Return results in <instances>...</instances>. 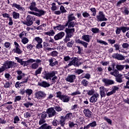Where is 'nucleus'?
I'll list each match as a JSON object with an SVG mask.
<instances>
[{
  "label": "nucleus",
  "instance_id": "obj_1",
  "mask_svg": "<svg viewBox=\"0 0 129 129\" xmlns=\"http://www.w3.org/2000/svg\"><path fill=\"white\" fill-rule=\"evenodd\" d=\"M56 74H57V72L52 71L49 72L44 71L42 73L43 78L46 79V80H49V79L51 80H51L54 81V80L57 79V76H55Z\"/></svg>",
  "mask_w": 129,
  "mask_h": 129
},
{
  "label": "nucleus",
  "instance_id": "obj_2",
  "mask_svg": "<svg viewBox=\"0 0 129 129\" xmlns=\"http://www.w3.org/2000/svg\"><path fill=\"white\" fill-rule=\"evenodd\" d=\"M34 21H35V18L33 16L28 15L26 17V21L24 22L23 24H24V25H26L28 27H30V26L33 25Z\"/></svg>",
  "mask_w": 129,
  "mask_h": 129
},
{
  "label": "nucleus",
  "instance_id": "obj_3",
  "mask_svg": "<svg viewBox=\"0 0 129 129\" xmlns=\"http://www.w3.org/2000/svg\"><path fill=\"white\" fill-rule=\"evenodd\" d=\"M71 61L68 64V66H76V67H78L80 65V62H79V59L77 57H73L71 59Z\"/></svg>",
  "mask_w": 129,
  "mask_h": 129
},
{
  "label": "nucleus",
  "instance_id": "obj_4",
  "mask_svg": "<svg viewBox=\"0 0 129 129\" xmlns=\"http://www.w3.org/2000/svg\"><path fill=\"white\" fill-rule=\"evenodd\" d=\"M97 21L98 22H103L107 21V19L105 18V15L103 14V12L99 11V15L96 16Z\"/></svg>",
  "mask_w": 129,
  "mask_h": 129
},
{
  "label": "nucleus",
  "instance_id": "obj_5",
  "mask_svg": "<svg viewBox=\"0 0 129 129\" xmlns=\"http://www.w3.org/2000/svg\"><path fill=\"white\" fill-rule=\"evenodd\" d=\"M35 98L37 99H44L45 97L47 96L46 93L43 91H39L35 94Z\"/></svg>",
  "mask_w": 129,
  "mask_h": 129
},
{
  "label": "nucleus",
  "instance_id": "obj_6",
  "mask_svg": "<svg viewBox=\"0 0 129 129\" xmlns=\"http://www.w3.org/2000/svg\"><path fill=\"white\" fill-rule=\"evenodd\" d=\"M46 113L48 117H53L54 115H56V111L54 109V108L50 107L46 110Z\"/></svg>",
  "mask_w": 129,
  "mask_h": 129
},
{
  "label": "nucleus",
  "instance_id": "obj_7",
  "mask_svg": "<svg viewBox=\"0 0 129 129\" xmlns=\"http://www.w3.org/2000/svg\"><path fill=\"white\" fill-rule=\"evenodd\" d=\"M4 66L6 69H10V68H15V67H17V63L14 61H8L6 62Z\"/></svg>",
  "mask_w": 129,
  "mask_h": 129
},
{
  "label": "nucleus",
  "instance_id": "obj_8",
  "mask_svg": "<svg viewBox=\"0 0 129 129\" xmlns=\"http://www.w3.org/2000/svg\"><path fill=\"white\" fill-rule=\"evenodd\" d=\"M14 45L15 46V48L13 49V52L18 54H22V53H23V51H22V50H21L20 48L21 46H20L19 43L15 41L14 42Z\"/></svg>",
  "mask_w": 129,
  "mask_h": 129
},
{
  "label": "nucleus",
  "instance_id": "obj_9",
  "mask_svg": "<svg viewBox=\"0 0 129 129\" xmlns=\"http://www.w3.org/2000/svg\"><path fill=\"white\" fill-rule=\"evenodd\" d=\"M102 82L105 84V86H109L114 84V81L107 78H104L102 80Z\"/></svg>",
  "mask_w": 129,
  "mask_h": 129
},
{
  "label": "nucleus",
  "instance_id": "obj_10",
  "mask_svg": "<svg viewBox=\"0 0 129 129\" xmlns=\"http://www.w3.org/2000/svg\"><path fill=\"white\" fill-rule=\"evenodd\" d=\"M98 97H99V94L96 93L93 95L90 98V102L91 103H95V102H97V100H98Z\"/></svg>",
  "mask_w": 129,
  "mask_h": 129
},
{
  "label": "nucleus",
  "instance_id": "obj_11",
  "mask_svg": "<svg viewBox=\"0 0 129 129\" xmlns=\"http://www.w3.org/2000/svg\"><path fill=\"white\" fill-rule=\"evenodd\" d=\"M76 79V76L75 75H69L66 78V81L70 82V83H73Z\"/></svg>",
  "mask_w": 129,
  "mask_h": 129
},
{
  "label": "nucleus",
  "instance_id": "obj_12",
  "mask_svg": "<svg viewBox=\"0 0 129 129\" xmlns=\"http://www.w3.org/2000/svg\"><path fill=\"white\" fill-rule=\"evenodd\" d=\"M69 24V22H67V23L64 25L58 24L57 26L54 27L53 29L54 30H58V31H63L64 29L66 28V27L68 26Z\"/></svg>",
  "mask_w": 129,
  "mask_h": 129
},
{
  "label": "nucleus",
  "instance_id": "obj_13",
  "mask_svg": "<svg viewBox=\"0 0 129 129\" xmlns=\"http://www.w3.org/2000/svg\"><path fill=\"white\" fill-rule=\"evenodd\" d=\"M112 57L114 59H117V60H124L125 59L124 56H123V55L120 54H119L118 53L113 54V55H112Z\"/></svg>",
  "mask_w": 129,
  "mask_h": 129
},
{
  "label": "nucleus",
  "instance_id": "obj_14",
  "mask_svg": "<svg viewBox=\"0 0 129 129\" xmlns=\"http://www.w3.org/2000/svg\"><path fill=\"white\" fill-rule=\"evenodd\" d=\"M65 32L67 35L70 36L71 37H73V35L74 34V32H75V29L66 28L65 29Z\"/></svg>",
  "mask_w": 129,
  "mask_h": 129
},
{
  "label": "nucleus",
  "instance_id": "obj_15",
  "mask_svg": "<svg viewBox=\"0 0 129 129\" xmlns=\"http://www.w3.org/2000/svg\"><path fill=\"white\" fill-rule=\"evenodd\" d=\"M64 36H65V33L63 32H60L54 36V39L55 41L61 40V39H62Z\"/></svg>",
  "mask_w": 129,
  "mask_h": 129
},
{
  "label": "nucleus",
  "instance_id": "obj_16",
  "mask_svg": "<svg viewBox=\"0 0 129 129\" xmlns=\"http://www.w3.org/2000/svg\"><path fill=\"white\" fill-rule=\"evenodd\" d=\"M12 8H15L18 11H20L21 12H24L25 11V8L22 7V5L17 4V3H13V5H12Z\"/></svg>",
  "mask_w": 129,
  "mask_h": 129
},
{
  "label": "nucleus",
  "instance_id": "obj_17",
  "mask_svg": "<svg viewBox=\"0 0 129 129\" xmlns=\"http://www.w3.org/2000/svg\"><path fill=\"white\" fill-rule=\"evenodd\" d=\"M99 90L101 97H105V92L107 91L106 88L103 86H101L99 88Z\"/></svg>",
  "mask_w": 129,
  "mask_h": 129
},
{
  "label": "nucleus",
  "instance_id": "obj_18",
  "mask_svg": "<svg viewBox=\"0 0 129 129\" xmlns=\"http://www.w3.org/2000/svg\"><path fill=\"white\" fill-rule=\"evenodd\" d=\"M92 38V36H91L90 35H84L82 36V40L85 41V42H87V43H89Z\"/></svg>",
  "mask_w": 129,
  "mask_h": 129
},
{
  "label": "nucleus",
  "instance_id": "obj_19",
  "mask_svg": "<svg viewBox=\"0 0 129 129\" xmlns=\"http://www.w3.org/2000/svg\"><path fill=\"white\" fill-rule=\"evenodd\" d=\"M83 112L86 117L90 118V117L92 116V112H91V111L88 109H85L83 111Z\"/></svg>",
  "mask_w": 129,
  "mask_h": 129
},
{
  "label": "nucleus",
  "instance_id": "obj_20",
  "mask_svg": "<svg viewBox=\"0 0 129 129\" xmlns=\"http://www.w3.org/2000/svg\"><path fill=\"white\" fill-rule=\"evenodd\" d=\"M96 125H97V124L96 123V121H93V122L88 124L87 126H85L84 127V129H88V128H90V127H95Z\"/></svg>",
  "mask_w": 129,
  "mask_h": 129
},
{
  "label": "nucleus",
  "instance_id": "obj_21",
  "mask_svg": "<svg viewBox=\"0 0 129 129\" xmlns=\"http://www.w3.org/2000/svg\"><path fill=\"white\" fill-rule=\"evenodd\" d=\"M60 100L63 102H69L70 101V97L66 95H62V97L60 98Z\"/></svg>",
  "mask_w": 129,
  "mask_h": 129
},
{
  "label": "nucleus",
  "instance_id": "obj_22",
  "mask_svg": "<svg viewBox=\"0 0 129 129\" xmlns=\"http://www.w3.org/2000/svg\"><path fill=\"white\" fill-rule=\"evenodd\" d=\"M36 2H32L29 9H30V11H34V12H36L38 11V8L36 7Z\"/></svg>",
  "mask_w": 129,
  "mask_h": 129
},
{
  "label": "nucleus",
  "instance_id": "obj_23",
  "mask_svg": "<svg viewBox=\"0 0 129 129\" xmlns=\"http://www.w3.org/2000/svg\"><path fill=\"white\" fill-rule=\"evenodd\" d=\"M17 73L18 75L17 77V78L18 80H21L23 77H25V74L23 73L21 71H17Z\"/></svg>",
  "mask_w": 129,
  "mask_h": 129
},
{
  "label": "nucleus",
  "instance_id": "obj_24",
  "mask_svg": "<svg viewBox=\"0 0 129 129\" xmlns=\"http://www.w3.org/2000/svg\"><path fill=\"white\" fill-rule=\"evenodd\" d=\"M35 12H37V13H37V15H36V17H42V16H44V15L46 14V11L42 10H39L38 9Z\"/></svg>",
  "mask_w": 129,
  "mask_h": 129
},
{
  "label": "nucleus",
  "instance_id": "obj_25",
  "mask_svg": "<svg viewBox=\"0 0 129 129\" xmlns=\"http://www.w3.org/2000/svg\"><path fill=\"white\" fill-rule=\"evenodd\" d=\"M44 34L46 36H53L55 35V32H54L53 30H50L49 31L44 32Z\"/></svg>",
  "mask_w": 129,
  "mask_h": 129
},
{
  "label": "nucleus",
  "instance_id": "obj_26",
  "mask_svg": "<svg viewBox=\"0 0 129 129\" xmlns=\"http://www.w3.org/2000/svg\"><path fill=\"white\" fill-rule=\"evenodd\" d=\"M40 129H51L52 126L51 125H48L47 123H44L42 124L40 127Z\"/></svg>",
  "mask_w": 129,
  "mask_h": 129
},
{
  "label": "nucleus",
  "instance_id": "obj_27",
  "mask_svg": "<svg viewBox=\"0 0 129 129\" xmlns=\"http://www.w3.org/2000/svg\"><path fill=\"white\" fill-rule=\"evenodd\" d=\"M33 41L37 43V44L43 43V39L40 37H36L34 38Z\"/></svg>",
  "mask_w": 129,
  "mask_h": 129
},
{
  "label": "nucleus",
  "instance_id": "obj_28",
  "mask_svg": "<svg viewBox=\"0 0 129 129\" xmlns=\"http://www.w3.org/2000/svg\"><path fill=\"white\" fill-rule=\"evenodd\" d=\"M42 70H43V68L42 67H39L37 70L35 71L34 73L35 76H38L39 74H41Z\"/></svg>",
  "mask_w": 129,
  "mask_h": 129
},
{
  "label": "nucleus",
  "instance_id": "obj_29",
  "mask_svg": "<svg viewBox=\"0 0 129 129\" xmlns=\"http://www.w3.org/2000/svg\"><path fill=\"white\" fill-rule=\"evenodd\" d=\"M40 86H42V87H49L50 86V84L47 83L46 82L43 81L40 83Z\"/></svg>",
  "mask_w": 129,
  "mask_h": 129
},
{
  "label": "nucleus",
  "instance_id": "obj_30",
  "mask_svg": "<svg viewBox=\"0 0 129 129\" xmlns=\"http://www.w3.org/2000/svg\"><path fill=\"white\" fill-rule=\"evenodd\" d=\"M73 117V115H72V113H68L64 116L65 119H68V120H71L72 119Z\"/></svg>",
  "mask_w": 129,
  "mask_h": 129
},
{
  "label": "nucleus",
  "instance_id": "obj_31",
  "mask_svg": "<svg viewBox=\"0 0 129 129\" xmlns=\"http://www.w3.org/2000/svg\"><path fill=\"white\" fill-rule=\"evenodd\" d=\"M119 72L117 71V70H114L113 72H110V74L114 76V77H117L118 76Z\"/></svg>",
  "mask_w": 129,
  "mask_h": 129
},
{
  "label": "nucleus",
  "instance_id": "obj_32",
  "mask_svg": "<svg viewBox=\"0 0 129 129\" xmlns=\"http://www.w3.org/2000/svg\"><path fill=\"white\" fill-rule=\"evenodd\" d=\"M13 19H20V14L16 12H13L12 14Z\"/></svg>",
  "mask_w": 129,
  "mask_h": 129
},
{
  "label": "nucleus",
  "instance_id": "obj_33",
  "mask_svg": "<svg viewBox=\"0 0 129 129\" xmlns=\"http://www.w3.org/2000/svg\"><path fill=\"white\" fill-rule=\"evenodd\" d=\"M68 21L67 22V23H69V22H71L72 21H74V20H75V17H74V16L73 15V14H71L69 15L68 17Z\"/></svg>",
  "mask_w": 129,
  "mask_h": 129
},
{
  "label": "nucleus",
  "instance_id": "obj_34",
  "mask_svg": "<svg viewBox=\"0 0 129 129\" xmlns=\"http://www.w3.org/2000/svg\"><path fill=\"white\" fill-rule=\"evenodd\" d=\"M116 68L118 71H121L123 70L124 66L121 64H116Z\"/></svg>",
  "mask_w": 129,
  "mask_h": 129
},
{
  "label": "nucleus",
  "instance_id": "obj_35",
  "mask_svg": "<svg viewBox=\"0 0 129 129\" xmlns=\"http://www.w3.org/2000/svg\"><path fill=\"white\" fill-rule=\"evenodd\" d=\"M121 76H122V75H120L119 77H116L115 80L118 83H122V82H123L122 77H121Z\"/></svg>",
  "mask_w": 129,
  "mask_h": 129
},
{
  "label": "nucleus",
  "instance_id": "obj_36",
  "mask_svg": "<svg viewBox=\"0 0 129 129\" xmlns=\"http://www.w3.org/2000/svg\"><path fill=\"white\" fill-rule=\"evenodd\" d=\"M21 42L24 44V45H26V44H28V43H29V39L27 37H23L21 38Z\"/></svg>",
  "mask_w": 129,
  "mask_h": 129
},
{
  "label": "nucleus",
  "instance_id": "obj_37",
  "mask_svg": "<svg viewBox=\"0 0 129 129\" xmlns=\"http://www.w3.org/2000/svg\"><path fill=\"white\" fill-rule=\"evenodd\" d=\"M97 43H98V44H101V45H104L105 46H107V45H108V43H107V42L102 40L97 39Z\"/></svg>",
  "mask_w": 129,
  "mask_h": 129
},
{
  "label": "nucleus",
  "instance_id": "obj_38",
  "mask_svg": "<svg viewBox=\"0 0 129 129\" xmlns=\"http://www.w3.org/2000/svg\"><path fill=\"white\" fill-rule=\"evenodd\" d=\"M38 67H39V64L35 62L31 64L30 66V68H31V69H37Z\"/></svg>",
  "mask_w": 129,
  "mask_h": 129
},
{
  "label": "nucleus",
  "instance_id": "obj_39",
  "mask_svg": "<svg viewBox=\"0 0 129 129\" xmlns=\"http://www.w3.org/2000/svg\"><path fill=\"white\" fill-rule=\"evenodd\" d=\"M26 47L28 50V51H32L34 49V45L31 44H27Z\"/></svg>",
  "mask_w": 129,
  "mask_h": 129
},
{
  "label": "nucleus",
  "instance_id": "obj_40",
  "mask_svg": "<svg viewBox=\"0 0 129 129\" xmlns=\"http://www.w3.org/2000/svg\"><path fill=\"white\" fill-rule=\"evenodd\" d=\"M82 16L83 17H84V18H91V17H90V14H89V13H87V12H84L82 13Z\"/></svg>",
  "mask_w": 129,
  "mask_h": 129
},
{
  "label": "nucleus",
  "instance_id": "obj_41",
  "mask_svg": "<svg viewBox=\"0 0 129 129\" xmlns=\"http://www.w3.org/2000/svg\"><path fill=\"white\" fill-rule=\"evenodd\" d=\"M91 31L92 33H94V34H98V33H99L100 32V30H99V29L97 28H92L91 29Z\"/></svg>",
  "mask_w": 129,
  "mask_h": 129
},
{
  "label": "nucleus",
  "instance_id": "obj_42",
  "mask_svg": "<svg viewBox=\"0 0 129 129\" xmlns=\"http://www.w3.org/2000/svg\"><path fill=\"white\" fill-rule=\"evenodd\" d=\"M121 31H122V33H125L126 31H129V27H120Z\"/></svg>",
  "mask_w": 129,
  "mask_h": 129
},
{
  "label": "nucleus",
  "instance_id": "obj_43",
  "mask_svg": "<svg viewBox=\"0 0 129 129\" xmlns=\"http://www.w3.org/2000/svg\"><path fill=\"white\" fill-rule=\"evenodd\" d=\"M25 93L28 95V96H30L32 93H33V90L27 89L25 90Z\"/></svg>",
  "mask_w": 129,
  "mask_h": 129
},
{
  "label": "nucleus",
  "instance_id": "obj_44",
  "mask_svg": "<svg viewBox=\"0 0 129 129\" xmlns=\"http://www.w3.org/2000/svg\"><path fill=\"white\" fill-rule=\"evenodd\" d=\"M61 14H64V13H67V11L65 9V7L63 6H61L59 8Z\"/></svg>",
  "mask_w": 129,
  "mask_h": 129
},
{
  "label": "nucleus",
  "instance_id": "obj_45",
  "mask_svg": "<svg viewBox=\"0 0 129 129\" xmlns=\"http://www.w3.org/2000/svg\"><path fill=\"white\" fill-rule=\"evenodd\" d=\"M91 12L93 13L92 16L93 17H95L96 16V9L95 8H91L90 9Z\"/></svg>",
  "mask_w": 129,
  "mask_h": 129
},
{
  "label": "nucleus",
  "instance_id": "obj_46",
  "mask_svg": "<svg viewBox=\"0 0 129 129\" xmlns=\"http://www.w3.org/2000/svg\"><path fill=\"white\" fill-rule=\"evenodd\" d=\"M70 38H72V36L67 35V34L64 39L63 40L64 42L65 43H67V42H69V41H70Z\"/></svg>",
  "mask_w": 129,
  "mask_h": 129
},
{
  "label": "nucleus",
  "instance_id": "obj_47",
  "mask_svg": "<svg viewBox=\"0 0 129 129\" xmlns=\"http://www.w3.org/2000/svg\"><path fill=\"white\" fill-rule=\"evenodd\" d=\"M21 65H23V66H27V65H29V60L27 61H23L21 60V62L20 63Z\"/></svg>",
  "mask_w": 129,
  "mask_h": 129
},
{
  "label": "nucleus",
  "instance_id": "obj_48",
  "mask_svg": "<svg viewBox=\"0 0 129 129\" xmlns=\"http://www.w3.org/2000/svg\"><path fill=\"white\" fill-rule=\"evenodd\" d=\"M26 35L27 33H26L25 31H23L22 32L19 34V38H20V39H23L24 37H26Z\"/></svg>",
  "mask_w": 129,
  "mask_h": 129
},
{
  "label": "nucleus",
  "instance_id": "obj_49",
  "mask_svg": "<svg viewBox=\"0 0 129 129\" xmlns=\"http://www.w3.org/2000/svg\"><path fill=\"white\" fill-rule=\"evenodd\" d=\"M126 2V0H120L119 1L116 5V7H120V5L121 4H124V3H125Z\"/></svg>",
  "mask_w": 129,
  "mask_h": 129
},
{
  "label": "nucleus",
  "instance_id": "obj_50",
  "mask_svg": "<svg viewBox=\"0 0 129 129\" xmlns=\"http://www.w3.org/2000/svg\"><path fill=\"white\" fill-rule=\"evenodd\" d=\"M75 24L74 23V22H71V21H70L69 22V24H68V28H74V26H75Z\"/></svg>",
  "mask_w": 129,
  "mask_h": 129
},
{
  "label": "nucleus",
  "instance_id": "obj_51",
  "mask_svg": "<svg viewBox=\"0 0 129 129\" xmlns=\"http://www.w3.org/2000/svg\"><path fill=\"white\" fill-rule=\"evenodd\" d=\"M47 112H43L41 113V118H42L43 119H45L46 117H47Z\"/></svg>",
  "mask_w": 129,
  "mask_h": 129
},
{
  "label": "nucleus",
  "instance_id": "obj_52",
  "mask_svg": "<svg viewBox=\"0 0 129 129\" xmlns=\"http://www.w3.org/2000/svg\"><path fill=\"white\" fill-rule=\"evenodd\" d=\"M51 11L57 10V7L56 6V4L53 3L51 4Z\"/></svg>",
  "mask_w": 129,
  "mask_h": 129
},
{
  "label": "nucleus",
  "instance_id": "obj_53",
  "mask_svg": "<svg viewBox=\"0 0 129 129\" xmlns=\"http://www.w3.org/2000/svg\"><path fill=\"white\" fill-rule=\"evenodd\" d=\"M81 93L79 91H76L71 94L72 96H75V95H80Z\"/></svg>",
  "mask_w": 129,
  "mask_h": 129
},
{
  "label": "nucleus",
  "instance_id": "obj_54",
  "mask_svg": "<svg viewBox=\"0 0 129 129\" xmlns=\"http://www.w3.org/2000/svg\"><path fill=\"white\" fill-rule=\"evenodd\" d=\"M73 45H74V40H72L67 43V46L68 47H69V48L72 47V46H73Z\"/></svg>",
  "mask_w": 129,
  "mask_h": 129
},
{
  "label": "nucleus",
  "instance_id": "obj_55",
  "mask_svg": "<svg viewBox=\"0 0 129 129\" xmlns=\"http://www.w3.org/2000/svg\"><path fill=\"white\" fill-rule=\"evenodd\" d=\"M50 55L52 56V57H57L58 56V52L54 50L51 52Z\"/></svg>",
  "mask_w": 129,
  "mask_h": 129
},
{
  "label": "nucleus",
  "instance_id": "obj_56",
  "mask_svg": "<svg viewBox=\"0 0 129 129\" xmlns=\"http://www.w3.org/2000/svg\"><path fill=\"white\" fill-rule=\"evenodd\" d=\"M62 92L58 91L56 93V97L57 98H59V99H61V98L62 97Z\"/></svg>",
  "mask_w": 129,
  "mask_h": 129
},
{
  "label": "nucleus",
  "instance_id": "obj_57",
  "mask_svg": "<svg viewBox=\"0 0 129 129\" xmlns=\"http://www.w3.org/2000/svg\"><path fill=\"white\" fill-rule=\"evenodd\" d=\"M104 120H106V121H107V122H108V123H109V124H112V121H111L110 119L107 118V117H104Z\"/></svg>",
  "mask_w": 129,
  "mask_h": 129
},
{
  "label": "nucleus",
  "instance_id": "obj_58",
  "mask_svg": "<svg viewBox=\"0 0 129 129\" xmlns=\"http://www.w3.org/2000/svg\"><path fill=\"white\" fill-rule=\"evenodd\" d=\"M94 92H95V90L91 89L87 91V94L89 95H92L93 94H94Z\"/></svg>",
  "mask_w": 129,
  "mask_h": 129
},
{
  "label": "nucleus",
  "instance_id": "obj_59",
  "mask_svg": "<svg viewBox=\"0 0 129 129\" xmlns=\"http://www.w3.org/2000/svg\"><path fill=\"white\" fill-rule=\"evenodd\" d=\"M19 121H20V118H19V116H15L14 117V123H19Z\"/></svg>",
  "mask_w": 129,
  "mask_h": 129
},
{
  "label": "nucleus",
  "instance_id": "obj_60",
  "mask_svg": "<svg viewBox=\"0 0 129 129\" xmlns=\"http://www.w3.org/2000/svg\"><path fill=\"white\" fill-rule=\"evenodd\" d=\"M46 122V120L45 119H43L42 118H40V120L39 121V125H41V124H43Z\"/></svg>",
  "mask_w": 129,
  "mask_h": 129
},
{
  "label": "nucleus",
  "instance_id": "obj_61",
  "mask_svg": "<svg viewBox=\"0 0 129 129\" xmlns=\"http://www.w3.org/2000/svg\"><path fill=\"white\" fill-rule=\"evenodd\" d=\"M122 47L123 48V49H127L129 47V44L125 42L122 44Z\"/></svg>",
  "mask_w": 129,
  "mask_h": 129
},
{
  "label": "nucleus",
  "instance_id": "obj_62",
  "mask_svg": "<svg viewBox=\"0 0 129 129\" xmlns=\"http://www.w3.org/2000/svg\"><path fill=\"white\" fill-rule=\"evenodd\" d=\"M121 32V27H116V35H119V34H120Z\"/></svg>",
  "mask_w": 129,
  "mask_h": 129
},
{
  "label": "nucleus",
  "instance_id": "obj_63",
  "mask_svg": "<svg viewBox=\"0 0 129 129\" xmlns=\"http://www.w3.org/2000/svg\"><path fill=\"white\" fill-rule=\"evenodd\" d=\"M36 48V49H42V48H43V44H42V43H37Z\"/></svg>",
  "mask_w": 129,
  "mask_h": 129
},
{
  "label": "nucleus",
  "instance_id": "obj_64",
  "mask_svg": "<svg viewBox=\"0 0 129 129\" xmlns=\"http://www.w3.org/2000/svg\"><path fill=\"white\" fill-rule=\"evenodd\" d=\"M129 14V11L127 8L124 7V15L127 16Z\"/></svg>",
  "mask_w": 129,
  "mask_h": 129
}]
</instances>
